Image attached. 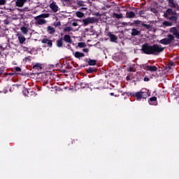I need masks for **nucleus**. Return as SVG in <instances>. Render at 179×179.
<instances>
[{"mask_svg":"<svg viewBox=\"0 0 179 179\" xmlns=\"http://www.w3.org/2000/svg\"><path fill=\"white\" fill-rule=\"evenodd\" d=\"M169 31L170 33H171V34H169L167 36V38L160 40L159 41V44H163L164 45H169V44H171V43L174 40V36L176 38H178V40H179V32L177 27H171Z\"/></svg>","mask_w":179,"mask_h":179,"instance_id":"3","label":"nucleus"},{"mask_svg":"<svg viewBox=\"0 0 179 179\" xmlns=\"http://www.w3.org/2000/svg\"><path fill=\"white\" fill-rule=\"evenodd\" d=\"M72 26H73L74 27H76V26H78V22H72Z\"/></svg>","mask_w":179,"mask_h":179,"instance_id":"43","label":"nucleus"},{"mask_svg":"<svg viewBox=\"0 0 179 179\" xmlns=\"http://www.w3.org/2000/svg\"><path fill=\"white\" fill-rule=\"evenodd\" d=\"M149 80H150V79H149V78H148V77L144 78V82H149Z\"/></svg>","mask_w":179,"mask_h":179,"instance_id":"39","label":"nucleus"},{"mask_svg":"<svg viewBox=\"0 0 179 179\" xmlns=\"http://www.w3.org/2000/svg\"><path fill=\"white\" fill-rule=\"evenodd\" d=\"M27 93L28 97H30V96H36V92L31 90H27Z\"/></svg>","mask_w":179,"mask_h":179,"instance_id":"24","label":"nucleus"},{"mask_svg":"<svg viewBox=\"0 0 179 179\" xmlns=\"http://www.w3.org/2000/svg\"><path fill=\"white\" fill-rule=\"evenodd\" d=\"M78 47L80 48H85V47H86V43H85V42H79L78 43Z\"/></svg>","mask_w":179,"mask_h":179,"instance_id":"29","label":"nucleus"},{"mask_svg":"<svg viewBox=\"0 0 179 179\" xmlns=\"http://www.w3.org/2000/svg\"><path fill=\"white\" fill-rule=\"evenodd\" d=\"M108 36L111 43H115V41H117V40H118V37L115 36L112 32H109L108 34Z\"/></svg>","mask_w":179,"mask_h":179,"instance_id":"11","label":"nucleus"},{"mask_svg":"<svg viewBox=\"0 0 179 179\" xmlns=\"http://www.w3.org/2000/svg\"><path fill=\"white\" fill-rule=\"evenodd\" d=\"M34 19L36 20L37 24L43 25L47 23V21L44 19H41V17L39 15L35 17Z\"/></svg>","mask_w":179,"mask_h":179,"instance_id":"8","label":"nucleus"},{"mask_svg":"<svg viewBox=\"0 0 179 179\" xmlns=\"http://www.w3.org/2000/svg\"><path fill=\"white\" fill-rule=\"evenodd\" d=\"M18 40H19L20 44H23L24 41H26V38L24 37V36L22 34H19Z\"/></svg>","mask_w":179,"mask_h":179,"instance_id":"17","label":"nucleus"},{"mask_svg":"<svg viewBox=\"0 0 179 179\" xmlns=\"http://www.w3.org/2000/svg\"><path fill=\"white\" fill-rule=\"evenodd\" d=\"M76 16L80 19H82V17H85V13H83L82 11H77L76 13Z\"/></svg>","mask_w":179,"mask_h":179,"instance_id":"23","label":"nucleus"},{"mask_svg":"<svg viewBox=\"0 0 179 179\" xmlns=\"http://www.w3.org/2000/svg\"><path fill=\"white\" fill-rule=\"evenodd\" d=\"M39 16V17H42V18H43V19H45V18H47V17H50V13H43V14H41V15H38Z\"/></svg>","mask_w":179,"mask_h":179,"instance_id":"28","label":"nucleus"},{"mask_svg":"<svg viewBox=\"0 0 179 179\" xmlns=\"http://www.w3.org/2000/svg\"><path fill=\"white\" fill-rule=\"evenodd\" d=\"M85 71L87 73H94V72H97V69L96 67H89Z\"/></svg>","mask_w":179,"mask_h":179,"instance_id":"15","label":"nucleus"},{"mask_svg":"<svg viewBox=\"0 0 179 179\" xmlns=\"http://www.w3.org/2000/svg\"><path fill=\"white\" fill-rule=\"evenodd\" d=\"M55 26H61V22H57Z\"/></svg>","mask_w":179,"mask_h":179,"instance_id":"46","label":"nucleus"},{"mask_svg":"<svg viewBox=\"0 0 179 179\" xmlns=\"http://www.w3.org/2000/svg\"><path fill=\"white\" fill-rule=\"evenodd\" d=\"M77 22H82L84 26H89V24H93V23L97 22L98 20L94 17H88L85 19L77 20Z\"/></svg>","mask_w":179,"mask_h":179,"instance_id":"5","label":"nucleus"},{"mask_svg":"<svg viewBox=\"0 0 179 179\" xmlns=\"http://www.w3.org/2000/svg\"><path fill=\"white\" fill-rule=\"evenodd\" d=\"M65 72H66V71H65V70H64V71H63V73H65Z\"/></svg>","mask_w":179,"mask_h":179,"instance_id":"52","label":"nucleus"},{"mask_svg":"<svg viewBox=\"0 0 179 179\" xmlns=\"http://www.w3.org/2000/svg\"><path fill=\"white\" fill-rule=\"evenodd\" d=\"M15 69L16 72H22V69H20V67H15Z\"/></svg>","mask_w":179,"mask_h":179,"instance_id":"37","label":"nucleus"},{"mask_svg":"<svg viewBox=\"0 0 179 179\" xmlns=\"http://www.w3.org/2000/svg\"><path fill=\"white\" fill-rule=\"evenodd\" d=\"M163 26H165L166 27H171L173 26V22H170L169 21H164L162 22Z\"/></svg>","mask_w":179,"mask_h":179,"instance_id":"25","label":"nucleus"},{"mask_svg":"<svg viewBox=\"0 0 179 179\" xmlns=\"http://www.w3.org/2000/svg\"><path fill=\"white\" fill-rule=\"evenodd\" d=\"M26 2H27V0H16L15 6H17V8H23Z\"/></svg>","mask_w":179,"mask_h":179,"instance_id":"9","label":"nucleus"},{"mask_svg":"<svg viewBox=\"0 0 179 179\" xmlns=\"http://www.w3.org/2000/svg\"><path fill=\"white\" fill-rule=\"evenodd\" d=\"M57 45L59 48H61V47H62V45H64V39H62V38H61L60 39L57 41Z\"/></svg>","mask_w":179,"mask_h":179,"instance_id":"22","label":"nucleus"},{"mask_svg":"<svg viewBox=\"0 0 179 179\" xmlns=\"http://www.w3.org/2000/svg\"><path fill=\"white\" fill-rule=\"evenodd\" d=\"M129 95L133 97H136L138 101H141L143 99H148V97L150 96V92L149 90H145V91H139L136 93L129 92Z\"/></svg>","mask_w":179,"mask_h":179,"instance_id":"4","label":"nucleus"},{"mask_svg":"<svg viewBox=\"0 0 179 179\" xmlns=\"http://www.w3.org/2000/svg\"><path fill=\"white\" fill-rule=\"evenodd\" d=\"M130 72H132V70H130Z\"/></svg>","mask_w":179,"mask_h":179,"instance_id":"53","label":"nucleus"},{"mask_svg":"<svg viewBox=\"0 0 179 179\" xmlns=\"http://www.w3.org/2000/svg\"><path fill=\"white\" fill-rule=\"evenodd\" d=\"M75 58H78V59L80 58H83L85 57V53H82L80 52H76L74 53Z\"/></svg>","mask_w":179,"mask_h":179,"instance_id":"16","label":"nucleus"},{"mask_svg":"<svg viewBox=\"0 0 179 179\" xmlns=\"http://www.w3.org/2000/svg\"><path fill=\"white\" fill-rule=\"evenodd\" d=\"M138 13L139 15H145V10H140Z\"/></svg>","mask_w":179,"mask_h":179,"instance_id":"42","label":"nucleus"},{"mask_svg":"<svg viewBox=\"0 0 179 179\" xmlns=\"http://www.w3.org/2000/svg\"><path fill=\"white\" fill-rule=\"evenodd\" d=\"M83 52H89V49L88 48H84L83 49Z\"/></svg>","mask_w":179,"mask_h":179,"instance_id":"38","label":"nucleus"},{"mask_svg":"<svg viewBox=\"0 0 179 179\" xmlns=\"http://www.w3.org/2000/svg\"><path fill=\"white\" fill-rule=\"evenodd\" d=\"M126 15L129 19H134V17H135V13H134V11L127 12Z\"/></svg>","mask_w":179,"mask_h":179,"instance_id":"20","label":"nucleus"},{"mask_svg":"<svg viewBox=\"0 0 179 179\" xmlns=\"http://www.w3.org/2000/svg\"><path fill=\"white\" fill-rule=\"evenodd\" d=\"M170 66H174V62H171V63H170Z\"/></svg>","mask_w":179,"mask_h":179,"instance_id":"48","label":"nucleus"},{"mask_svg":"<svg viewBox=\"0 0 179 179\" xmlns=\"http://www.w3.org/2000/svg\"><path fill=\"white\" fill-rule=\"evenodd\" d=\"M87 64L90 66H94L95 65H97V60L89 59Z\"/></svg>","mask_w":179,"mask_h":179,"instance_id":"14","label":"nucleus"},{"mask_svg":"<svg viewBox=\"0 0 179 179\" xmlns=\"http://www.w3.org/2000/svg\"><path fill=\"white\" fill-rule=\"evenodd\" d=\"M127 80H131V77L129 76H127L126 78Z\"/></svg>","mask_w":179,"mask_h":179,"instance_id":"45","label":"nucleus"},{"mask_svg":"<svg viewBox=\"0 0 179 179\" xmlns=\"http://www.w3.org/2000/svg\"><path fill=\"white\" fill-rule=\"evenodd\" d=\"M71 143H72V145H73V143H75V140H72Z\"/></svg>","mask_w":179,"mask_h":179,"instance_id":"50","label":"nucleus"},{"mask_svg":"<svg viewBox=\"0 0 179 179\" xmlns=\"http://www.w3.org/2000/svg\"><path fill=\"white\" fill-rule=\"evenodd\" d=\"M145 71H150V72H156L157 71V67L156 66H149L145 64L143 67Z\"/></svg>","mask_w":179,"mask_h":179,"instance_id":"7","label":"nucleus"},{"mask_svg":"<svg viewBox=\"0 0 179 179\" xmlns=\"http://www.w3.org/2000/svg\"><path fill=\"white\" fill-rule=\"evenodd\" d=\"M141 26L145 27L146 30H150V28L152 27L150 24H145L144 22H141Z\"/></svg>","mask_w":179,"mask_h":179,"instance_id":"26","label":"nucleus"},{"mask_svg":"<svg viewBox=\"0 0 179 179\" xmlns=\"http://www.w3.org/2000/svg\"><path fill=\"white\" fill-rule=\"evenodd\" d=\"M49 7L50 8L51 10L54 12V13H57L58 10H59V7H58V5H57V3L55 1H52Z\"/></svg>","mask_w":179,"mask_h":179,"instance_id":"6","label":"nucleus"},{"mask_svg":"<svg viewBox=\"0 0 179 179\" xmlns=\"http://www.w3.org/2000/svg\"><path fill=\"white\" fill-rule=\"evenodd\" d=\"M96 16H101V15H100L99 13H96Z\"/></svg>","mask_w":179,"mask_h":179,"instance_id":"49","label":"nucleus"},{"mask_svg":"<svg viewBox=\"0 0 179 179\" xmlns=\"http://www.w3.org/2000/svg\"><path fill=\"white\" fill-rule=\"evenodd\" d=\"M3 72H5V67L1 66L0 68V76H1V75L3 73Z\"/></svg>","mask_w":179,"mask_h":179,"instance_id":"33","label":"nucleus"},{"mask_svg":"<svg viewBox=\"0 0 179 179\" xmlns=\"http://www.w3.org/2000/svg\"><path fill=\"white\" fill-rule=\"evenodd\" d=\"M10 75H11V76H12V75H13V74H10Z\"/></svg>","mask_w":179,"mask_h":179,"instance_id":"55","label":"nucleus"},{"mask_svg":"<svg viewBox=\"0 0 179 179\" xmlns=\"http://www.w3.org/2000/svg\"><path fill=\"white\" fill-rule=\"evenodd\" d=\"M110 96H114V93L111 92V93H110Z\"/></svg>","mask_w":179,"mask_h":179,"instance_id":"51","label":"nucleus"},{"mask_svg":"<svg viewBox=\"0 0 179 179\" xmlns=\"http://www.w3.org/2000/svg\"><path fill=\"white\" fill-rule=\"evenodd\" d=\"M80 85L81 87H89V84L85 82L80 83Z\"/></svg>","mask_w":179,"mask_h":179,"instance_id":"32","label":"nucleus"},{"mask_svg":"<svg viewBox=\"0 0 179 179\" xmlns=\"http://www.w3.org/2000/svg\"><path fill=\"white\" fill-rule=\"evenodd\" d=\"M150 104L151 106H157V102H154L153 103H152L150 102Z\"/></svg>","mask_w":179,"mask_h":179,"instance_id":"44","label":"nucleus"},{"mask_svg":"<svg viewBox=\"0 0 179 179\" xmlns=\"http://www.w3.org/2000/svg\"><path fill=\"white\" fill-rule=\"evenodd\" d=\"M20 12H24V10H26L25 8H18L17 9Z\"/></svg>","mask_w":179,"mask_h":179,"instance_id":"41","label":"nucleus"},{"mask_svg":"<svg viewBox=\"0 0 179 179\" xmlns=\"http://www.w3.org/2000/svg\"><path fill=\"white\" fill-rule=\"evenodd\" d=\"M6 2H7L6 0H0V6L6 5Z\"/></svg>","mask_w":179,"mask_h":179,"instance_id":"34","label":"nucleus"},{"mask_svg":"<svg viewBox=\"0 0 179 179\" xmlns=\"http://www.w3.org/2000/svg\"><path fill=\"white\" fill-rule=\"evenodd\" d=\"M63 40H64V41H65V43H68L69 44H72V43H73L72 38L68 34L64 35Z\"/></svg>","mask_w":179,"mask_h":179,"instance_id":"12","label":"nucleus"},{"mask_svg":"<svg viewBox=\"0 0 179 179\" xmlns=\"http://www.w3.org/2000/svg\"><path fill=\"white\" fill-rule=\"evenodd\" d=\"M168 5L169 8L166 12L164 13V17L167 19L168 20H171L173 23H177V20H178V17L174 15H177V13L174 12L173 9H177L178 6V3H176L174 0H168Z\"/></svg>","mask_w":179,"mask_h":179,"instance_id":"2","label":"nucleus"},{"mask_svg":"<svg viewBox=\"0 0 179 179\" xmlns=\"http://www.w3.org/2000/svg\"><path fill=\"white\" fill-rule=\"evenodd\" d=\"M157 98L156 96H152L151 98H150V101H157Z\"/></svg>","mask_w":179,"mask_h":179,"instance_id":"35","label":"nucleus"},{"mask_svg":"<svg viewBox=\"0 0 179 179\" xmlns=\"http://www.w3.org/2000/svg\"><path fill=\"white\" fill-rule=\"evenodd\" d=\"M32 69H36V71H40L41 69H43V64L36 63V64H34Z\"/></svg>","mask_w":179,"mask_h":179,"instance_id":"13","label":"nucleus"},{"mask_svg":"<svg viewBox=\"0 0 179 179\" xmlns=\"http://www.w3.org/2000/svg\"><path fill=\"white\" fill-rule=\"evenodd\" d=\"M71 0H62V2H69Z\"/></svg>","mask_w":179,"mask_h":179,"instance_id":"47","label":"nucleus"},{"mask_svg":"<svg viewBox=\"0 0 179 179\" xmlns=\"http://www.w3.org/2000/svg\"><path fill=\"white\" fill-rule=\"evenodd\" d=\"M24 59L25 61H31V59H30V57H25Z\"/></svg>","mask_w":179,"mask_h":179,"instance_id":"40","label":"nucleus"},{"mask_svg":"<svg viewBox=\"0 0 179 179\" xmlns=\"http://www.w3.org/2000/svg\"><path fill=\"white\" fill-rule=\"evenodd\" d=\"M164 50H166V48H162V45L157 44L149 45V43H144L141 46V51L146 55H159Z\"/></svg>","mask_w":179,"mask_h":179,"instance_id":"1","label":"nucleus"},{"mask_svg":"<svg viewBox=\"0 0 179 179\" xmlns=\"http://www.w3.org/2000/svg\"><path fill=\"white\" fill-rule=\"evenodd\" d=\"M47 31L49 33V34H54V33H55V28L48 26L47 28Z\"/></svg>","mask_w":179,"mask_h":179,"instance_id":"18","label":"nucleus"},{"mask_svg":"<svg viewBox=\"0 0 179 179\" xmlns=\"http://www.w3.org/2000/svg\"><path fill=\"white\" fill-rule=\"evenodd\" d=\"M143 22H142V21H141V20H134V24H136V26H138V25H139V24H141V26H142V23H143Z\"/></svg>","mask_w":179,"mask_h":179,"instance_id":"31","label":"nucleus"},{"mask_svg":"<svg viewBox=\"0 0 179 179\" xmlns=\"http://www.w3.org/2000/svg\"><path fill=\"white\" fill-rule=\"evenodd\" d=\"M113 15H114L115 17H116V19H122V13H120V14L115 13Z\"/></svg>","mask_w":179,"mask_h":179,"instance_id":"30","label":"nucleus"},{"mask_svg":"<svg viewBox=\"0 0 179 179\" xmlns=\"http://www.w3.org/2000/svg\"><path fill=\"white\" fill-rule=\"evenodd\" d=\"M150 11L152 12V13H157V10H156L155 8H150Z\"/></svg>","mask_w":179,"mask_h":179,"instance_id":"36","label":"nucleus"},{"mask_svg":"<svg viewBox=\"0 0 179 179\" xmlns=\"http://www.w3.org/2000/svg\"><path fill=\"white\" fill-rule=\"evenodd\" d=\"M131 36H139L141 34V31H138V29L134 28L131 29Z\"/></svg>","mask_w":179,"mask_h":179,"instance_id":"19","label":"nucleus"},{"mask_svg":"<svg viewBox=\"0 0 179 179\" xmlns=\"http://www.w3.org/2000/svg\"><path fill=\"white\" fill-rule=\"evenodd\" d=\"M72 27H65L63 29V31H64V33H66V31L69 33V31H72Z\"/></svg>","mask_w":179,"mask_h":179,"instance_id":"27","label":"nucleus"},{"mask_svg":"<svg viewBox=\"0 0 179 179\" xmlns=\"http://www.w3.org/2000/svg\"><path fill=\"white\" fill-rule=\"evenodd\" d=\"M41 43L43 44H47V47H49V48H51V47H52V41H51L48 38L42 39Z\"/></svg>","mask_w":179,"mask_h":179,"instance_id":"10","label":"nucleus"},{"mask_svg":"<svg viewBox=\"0 0 179 179\" xmlns=\"http://www.w3.org/2000/svg\"><path fill=\"white\" fill-rule=\"evenodd\" d=\"M81 9H86V8H81Z\"/></svg>","mask_w":179,"mask_h":179,"instance_id":"54","label":"nucleus"},{"mask_svg":"<svg viewBox=\"0 0 179 179\" xmlns=\"http://www.w3.org/2000/svg\"><path fill=\"white\" fill-rule=\"evenodd\" d=\"M20 30L23 34H27L29 33V28L24 26L20 27Z\"/></svg>","mask_w":179,"mask_h":179,"instance_id":"21","label":"nucleus"}]
</instances>
